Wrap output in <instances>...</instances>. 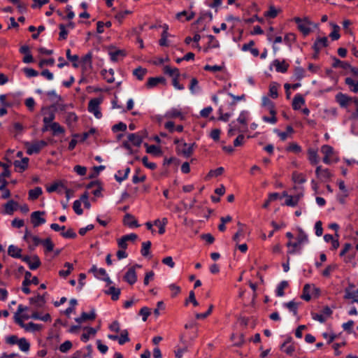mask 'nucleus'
I'll list each match as a JSON object with an SVG mask.
<instances>
[{
    "instance_id": "1",
    "label": "nucleus",
    "mask_w": 358,
    "mask_h": 358,
    "mask_svg": "<svg viewBox=\"0 0 358 358\" xmlns=\"http://www.w3.org/2000/svg\"><path fill=\"white\" fill-rule=\"evenodd\" d=\"M308 241V238L307 234L305 233V231L302 229L299 228L296 241L292 242L291 241H289L287 243V247L291 248L288 252L291 253V254L295 253L297 250H300L301 246L303 244L306 243Z\"/></svg>"
},
{
    "instance_id": "2",
    "label": "nucleus",
    "mask_w": 358,
    "mask_h": 358,
    "mask_svg": "<svg viewBox=\"0 0 358 358\" xmlns=\"http://www.w3.org/2000/svg\"><path fill=\"white\" fill-rule=\"evenodd\" d=\"M321 152L323 154V162L330 164L332 162H337L338 158L336 156L334 148L329 145H324L321 147Z\"/></svg>"
},
{
    "instance_id": "3",
    "label": "nucleus",
    "mask_w": 358,
    "mask_h": 358,
    "mask_svg": "<svg viewBox=\"0 0 358 358\" xmlns=\"http://www.w3.org/2000/svg\"><path fill=\"white\" fill-rule=\"evenodd\" d=\"M294 20L297 24L299 31H301L304 35H308L310 32V26L312 25V22L308 20V17L301 19L296 17H294Z\"/></svg>"
},
{
    "instance_id": "4",
    "label": "nucleus",
    "mask_w": 358,
    "mask_h": 358,
    "mask_svg": "<svg viewBox=\"0 0 358 358\" xmlns=\"http://www.w3.org/2000/svg\"><path fill=\"white\" fill-rule=\"evenodd\" d=\"M47 143L45 141H38L33 143H27V153L28 155H33L38 153L41 149L47 145Z\"/></svg>"
},
{
    "instance_id": "5",
    "label": "nucleus",
    "mask_w": 358,
    "mask_h": 358,
    "mask_svg": "<svg viewBox=\"0 0 358 358\" xmlns=\"http://www.w3.org/2000/svg\"><path fill=\"white\" fill-rule=\"evenodd\" d=\"M194 146V143L189 144L185 142H181L177 147L178 154L187 158L189 157L193 153Z\"/></svg>"
},
{
    "instance_id": "6",
    "label": "nucleus",
    "mask_w": 358,
    "mask_h": 358,
    "mask_svg": "<svg viewBox=\"0 0 358 358\" xmlns=\"http://www.w3.org/2000/svg\"><path fill=\"white\" fill-rule=\"evenodd\" d=\"M101 103V99L99 98H95L91 99L88 104V110L90 113H92L94 115V116L99 119L101 117L102 115L100 111L99 105Z\"/></svg>"
},
{
    "instance_id": "7",
    "label": "nucleus",
    "mask_w": 358,
    "mask_h": 358,
    "mask_svg": "<svg viewBox=\"0 0 358 358\" xmlns=\"http://www.w3.org/2000/svg\"><path fill=\"white\" fill-rule=\"evenodd\" d=\"M315 175L322 182H327L332 176L328 169H323L321 166H317L315 169Z\"/></svg>"
},
{
    "instance_id": "8",
    "label": "nucleus",
    "mask_w": 358,
    "mask_h": 358,
    "mask_svg": "<svg viewBox=\"0 0 358 358\" xmlns=\"http://www.w3.org/2000/svg\"><path fill=\"white\" fill-rule=\"evenodd\" d=\"M45 214L44 211H34L31 214V221L34 227L45 222V219L43 217Z\"/></svg>"
},
{
    "instance_id": "9",
    "label": "nucleus",
    "mask_w": 358,
    "mask_h": 358,
    "mask_svg": "<svg viewBox=\"0 0 358 358\" xmlns=\"http://www.w3.org/2000/svg\"><path fill=\"white\" fill-rule=\"evenodd\" d=\"M21 259L23 262H26L29 265V267L31 270L37 269L41 264L38 257L36 255L32 257H30L27 255L22 256Z\"/></svg>"
},
{
    "instance_id": "10",
    "label": "nucleus",
    "mask_w": 358,
    "mask_h": 358,
    "mask_svg": "<svg viewBox=\"0 0 358 358\" xmlns=\"http://www.w3.org/2000/svg\"><path fill=\"white\" fill-rule=\"evenodd\" d=\"M315 292L317 294H319L320 289L315 287L314 285H311L310 284H306L303 289V294L301 295V299L303 300L308 301L311 299V294Z\"/></svg>"
},
{
    "instance_id": "11",
    "label": "nucleus",
    "mask_w": 358,
    "mask_h": 358,
    "mask_svg": "<svg viewBox=\"0 0 358 358\" xmlns=\"http://www.w3.org/2000/svg\"><path fill=\"white\" fill-rule=\"evenodd\" d=\"M335 99L342 108H346L352 101V97L341 92L338 93Z\"/></svg>"
},
{
    "instance_id": "12",
    "label": "nucleus",
    "mask_w": 358,
    "mask_h": 358,
    "mask_svg": "<svg viewBox=\"0 0 358 358\" xmlns=\"http://www.w3.org/2000/svg\"><path fill=\"white\" fill-rule=\"evenodd\" d=\"M272 66L275 67L277 72L282 73H286L289 66V64L287 63L285 59H282V61L279 59H275L272 62Z\"/></svg>"
},
{
    "instance_id": "13",
    "label": "nucleus",
    "mask_w": 358,
    "mask_h": 358,
    "mask_svg": "<svg viewBox=\"0 0 358 358\" xmlns=\"http://www.w3.org/2000/svg\"><path fill=\"white\" fill-rule=\"evenodd\" d=\"M124 280L129 285H134L137 281L135 266H132L128 269L124 276Z\"/></svg>"
},
{
    "instance_id": "14",
    "label": "nucleus",
    "mask_w": 358,
    "mask_h": 358,
    "mask_svg": "<svg viewBox=\"0 0 358 358\" xmlns=\"http://www.w3.org/2000/svg\"><path fill=\"white\" fill-rule=\"evenodd\" d=\"M328 45V39L327 37H320L315 41L313 48L315 52L318 53L323 48Z\"/></svg>"
},
{
    "instance_id": "15",
    "label": "nucleus",
    "mask_w": 358,
    "mask_h": 358,
    "mask_svg": "<svg viewBox=\"0 0 358 358\" xmlns=\"http://www.w3.org/2000/svg\"><path fill=\"white\" fill-rule=\"evenodd\" d=\"M262 107L266 109L271 115L276 114L275 105L267 96L262 97Z\"/></svg>"
},
{
    "instance_id": "16",
    "label": "nucleus",
    "mask_w": 358,
    "mask_h": 358,
    "mask_svg": "<svg viewBox=\"0 0 358 358\" xmlns=\"http://www.w3.org/2000/svg\"><path fill=\"white\" fill-rule=\"evenodd\" d=\"M165 82L166 80L164 77H151L148 78L146 87L148 89H151L156 87L159 83L165 84Z\"/></svg>"
},
{
    "instance_id": "17",
    "label": "nucleus",
    "mask_w": 358,
    "mask_h": 358,
    "mask_svg": "<svg viewBox=\"0 0 358 358\" xmlns=\"http://www.w3.org/2000/svg\"><path fill=\"white\" fill-rule=\"evenodd\" d=\"M43 115H44V117L43 119L44 124H51L52 122H54L53 120L55 118V114L54 111H52L50 108H43Z\"/></svg>"
},
{
    "instance_id": "18",
    "label": "nucleus",
    "mask_w": 358,
    "mask_h": 358,
    "mask_svg": "<svg viewBox=\"0 0 358 358\" xmlns=\"http://www.w3.org/2000/svg\"><path fill=\"white\" fill-rule=\"evenodd\" d=\"M124 224L131 228L138 227L139 224L137 220L132 215L127 213L124 215L123 220Z\"/></svg>"
},
{
    "instance_id": "19",
    "label": "nucleus",
    "mask_w": 358,
    "mask_h": 358,
    "mask_svg": "<svg viewBox=\"0 0 358 358\" xmlns=\"http://www.w3.org/2000/svg\"><path fill=\"white\" fill-rule=\"evenodd\" d=\"M308 159L311 164H317L320 162L317 150L314 148H309L308 150Z\"/></svg>"
},
{
    "instance_id": "20",
    "label": "nucleus",
    "mask_w": 358,
    "mask_h": 358,
    "mask_svg": "<svg viewBox=\"0 0 358 358\" xmlns=\"http://www.w3.org/2000/svg\"><path fill=\"white\" fill-rule=\"evenodd\" d=\"M27 310V307H24V306H23L22 305L20 304V305L18 306L17 310L15 313V316H14L15 322L17 324H18L23 329L24 328L26 324H24L23 322L22 319L20 316V314L22 313V312Z\"/></svg>"
},
{
    "instance_id": "21",
    "label": "nucleus",
    "mask_w": 358,
    "mask_h": 358,
    "mask_svg": "<svg viewBox=\"0 0 358 358\" xmlns=\"http://www.w3.org/2000/svg\"><path fill=\"white\" fill-rule=\"evenodd\" d=\"M305 104V99L303 96L300 94H297L294 96L292 101V108L294 110L300 109L302 106Z\"/></svg>"
},
{
    "instance_id": "22",
    "label": "nucleus",
    "mask_w": 358,
    "mask_h": 358,
    "mask_svg": "<svg viewBox=\"0 0 358 358\" xmlns=\"http://www.w3.org/2000/svg\"><path fill=\"white\" fill-rule=\"evenodd\" d=\"M128 141L134 146L139 147L143 142V137L138 134H129Z\"/></svg>"
},
{
    "instance_id": "23",
    "label": "nucleus",
    "mask_w": 358,
    "mask_h": 358,
    "mask_svg": "<svg viewBox=\"0 0 358 358\" xmlns=\"http://www.w3.org/2000/svg\"><path fill=\"white\" fill-rule=\"evenodd\" d=\"M338 187L341 191V193L338 195V199L339 201L343 203L344 202L345 198L348 196V191L343 180H340L338 182Z\"/></svg>"
},
{
    "instance_id": "24",
    "label": "nucleus",
    "mask_w": 358,
    "mask_h": 358,
    "mask_svg": "<svg viewBox=\"0 0 358 358\" xmlns=\"http://www.w3.org/2000/svg\"><path fill=\"white\" fill-rule=\"evenodd\" d=\"M31 273L29 271H26L24 273V280L22 282V289L24 293L29 294L30 293V289L28 286L31 284Z\"/></svg>"
},
{
    "instance_id": "25",
    "label": "nucleus",
    "mask_w": 358,
    "mask_h": 358,
    "mask_svg": "<svg viewBox=\"0 0 358 358\" xmlns=\"http://www.w3.org/2000/svg\"><path fill=\"white\" fill-rule=\"evenodd\" d=\"M17 203L13 200L8 201L4 205V213L8 215H12L14 210H16Z\"/></svg>"
},
{
    "instance_id": "26",
    "label": "nucleus",
    "mask_w": 358,
    "mask_h": 358,
    "mask_svg": "<svg viewBox=\"0 0 358 358\" xmlns=\"http://www.w3.org/2000/svg\"><path fill=\"white\" fill-rule=\"evenodd\" d=\"M283 196H286L285 205L288 206H296L299 201V196H289L286 192H283Z\"/></svg>"
},
{
    "instance_id": "27",
    "label": "nucleus",
    "mask_w": 358,
    "mask_h": 358,
    "mask_svg": "<svg viewBox=\"0 0 358 358\" xmlns=\"http://www.w3.org/2000/svg\"><path fill=\"white\" fill-rule=\"evenodd\" d=\"M101 73L107 83H113L115 81L114 71L112 69L109 70L103 69Z\"/></svg>"
},
{
    "instance_id": "28",
    "label": "nucleus",
    "mask_w": 358,
    "mask_h": 358,
    "mask_svg": "<svg viewBox=\"0 0 358 358\" xmlns=\"http://www.w3.org/2000/svg\"><path fill=\"white\" fill-rule=\"evenodd\" d=\"M8 253L10 256L15 258H21L22 250L17 246L11 245L8 248Z\"/></svg>"
},
{
    "instance_id": "29",
    "label": "nucleus",
    "mask_w": 358,
    "mask_h": 358,
    "mask_svg": "<svg viewBox=\"0 0 358 358\" xmlns=\"http://www.w3.org/2000/svg\"><path fill=\"white\" fill-rule=\"evenodd\" d=\"M130 169L129 167L126 168L124 171L120 170L115 175V178L117 182H121L127 178Z\"/></svg>"
},
{
    "instance_id": "30",
    "label": "nucleus",
    "mask_w": 358,
    "mask_h": 358,
    "mask_svg": "<svg viewBox=\"0 0 358 358\" xmlns=\"http://www.w3.org/2000/svg\"><path fill=\"white\" fill-rule=\"evenodd\" d=\"M105 294L111 296V299L113 301H116L119 299L120 294V289L116 288L113 286L109 287L108 290L105 291Z\"/></svg>"
},
{
    "instance_id": "31",
    "label": "nucleus",
    "mask_w": 358,
    "mask_h": 358,
    "mask_svg": "<svg viewBox=\"0 0 358 358\" xmlns=\"http://www.w3.org/2000/svg\"><path fill=\"white\" fill-rule=\"evenodd\" d=\"M163 71L164 73L173 77V78L180 76V71L178 68H172L169 66H164Z\"/></svg>"
},
{
    "instance_id": "32",
    "label": "nucleus",
    "mask_w": 358,
    "mask_h": 358,
    "mask_svg": "<svg viewBox=\"0 0 358 358\" xmlns=\"http://www.w3.org/2000/svg\"><path fill=\"white\" fill-rule=\"evenodd\" d=\"M332 66L334 68H341V69H350L351 65L346 62H343V61H341L340 59H337L336 57H333V64H332Z\"/></svg>"
},
{
    "instance_id": "33",
    "label": "nucleus",
    "mask_w": 358,
    "mask_h": 358,
    "mask_svg": "<svg viewBox=\"0 0 358 358\" xmlns=\"http://www.w3.org/2000/svg\"><path fill=\"white\" fill-rule=\"evenodd\" d=\"M168 223V220L166 217L162 218V220L159 219H157L154 222V224L159 227V234H163L165 233V226Z\"/></svg>"
},
{
    "instance_id": "34",
    "label": "nucleus",
    "mask_w": 358,
    "mask_h": 358,
    "mask_svg": "<svg viewBox=\"0 0 358 358\" xmlns=\"http://www.w3.org/2000/svg\"><path fill=\"white\" fill-rule=\"evenodd\" d=\"M345 83L349 87L352 92L355 93L358 92V81L351 78H346L345 79Z\"/></svg>"
},
{
    "instance_id": "35",
    "label": "nucleus",
    "mask_w": 358,
    "mask_h": 358,
    "mask_svg": "<svg viewBox=\"0 0 358 358\" xmlns=\"http://www.w3.org/2000/svg\"><path fill=\"white\" fill-rule=\"evenodd\" d=\"M92 53L89 52L82 58L81 63L84 69L92 68Z\"/></svg>"
},
{
    "instance_id": "36",
    "label": "nucleus",
    "mask_w": 358,
    "mask_h": 358,
    "mask_svg": "<svg viewBox=\"0 0 358 358\" xmlns=\"http://www.w3.org/2000/svg\"><path fill=\"white\" fill-rule=\"evenodd\" d=\"M50 129L52 131L53 135L64 134L65 131L64 129L58 122H52L50 124Z\"/></svg>"
},
{
    "instance_id": "37",
    "label": "nucleus",
    "mask_w": 358,
    "mask_h": 358,
    "mask_svg": "<svg viewBox=\"0 0 358 358\" xmlns=\"http://www.w3.org/2000/svg\"><path fill=\"white\" fill-rule=\"evenodd\" d=\"M109 55L110 57V59L113 62H117L120 59L123 58L126 54L125 52L122 50H117L113 52H110Z\"/></svg>"
},
{
    "instance_id": "38",
    "label": "nucleus",
    "mask_w": 358,
    "mask_h": 358,
    "mask_svg": "<svg viewBox=\"0 0 358 358\" xmlns=\"http://www.w3.org/2000/svg\"><path fill=\"white\" fill-rule=\"evenodd\" d=\"M165 117L166 118H176L180 117V119H183V115L181 112L177 108H171L169 111H167L165 114Z\"/></svg>"
},
{
    "instance_id": "39",
    "label": "nucleus",
    "mask_w": 358,
    "mask_h": 358,
    "mask_svg": "<svg viewBox=\"0 0 358 358\" xmlns=\"http://www.w3.org/2000/svg\"><path fill=\"white\" fill-rule=\"evenodd\" d=\"M85 329L87 332L82 334L81 341L86 343L89 341L91 336H94L96 334V330L92 327H86Z\"/></svg>"
},
{
    "instance_id": "40",
    "label": "nucleus",
    "mask_w": 358,
    "mask_h": 358,
    "mask_svg": "<svg viewBox=\"0 0 358 358\" xmlns=\"http://www.w3.org/2000/svg\"><path fill=\"white\" fill-rule=\"evenodd\" d=\"M29 163V158L24 157L21 160H16L14 162V166L16 168H19L21 171H24L27 166Z\"/></svg>"
},
{
    "instance_id": "41",
    "label": "nucleus",
    "mask_w": 358,
    "mask_h": 358,
    "mask_svg": "<svg viewBox=\"0 0 358 358\" xmlns=\"http://www.w3.org/2000/svg\"><path fill=\"white\" fill-rule=\"evenodd\" d=\"M42 193L43 191L41 187H36L34 189L29 190V199L30 200H36L42 194Z\"/></svg>"
},
{
    "instance_id": "42",
    "label": "nucleus",
    "mask_w": 358,
    "mask_h": 358,
    "mask_svg": "<svg viewBox=\"0 0 358 358\" xmlns=\"http://www.w3.org/2000/svg\"><path fill=\"white\" fill-rule=\"evenodd\" d=\"M30 317L34 320H39L43 322H48L51 320V317L49 313H45V315L41 316L39 313L34 312L32 313Z\"/></svg>"
},
{
    "instance_id": "43",
    "label": "nucleus",
    "mask_w": 358,
    "mask_h": 358,
    "mask_svg": "<svg viewBox=\"0 0 358 358\" xmlns=\"http://www.w3.org/2000/svg\"><path fill=\"white\" fill-rule=\"evenodd\" d=\"M41 328H42L41 324H35L34 322H29V323L26 324L24 329L26 331L34 332V331H40L41 329Z\"/></svg>"
},
{
    "instance_id": "44",
    "label": "nucleus",
    "mask_w": 358,
    "mask_h": 358,
    "mask_svg": "<svg viewBox=\"0 0 358 358\" xmlns=\"http://www.w3.org/2000/svg\"><path fill=\"white\" fill-rule=\"evenodd\" d=\"M248 119V112L243 110L240 113V115L237 119V121L240 124H241L244 126V129H247Z\"/></svg>"
},
{
    "instance_id": "45",
    "label": "nucleus",
    "mask_w": 358,
    "mask_h": 358,
    "mask_svg": "<svg viewBox=\"0 0 358 358\" xmlns=\"http://www.w3.org/2000/svg\"><path fill=\"white\" fill-rule=\"evenodd\" d=\"M66 55L67 59L69 61L73 62V67L78 68V59H79L78 55H71L70 49L66 50Z\"/></svg>"
},
{
    "instance_id": "46",
    "label": "nucleus",
    "mask_w": 358,
    "mask_h": 358,
    "mask_svg": "<svg viewBox=\"0 0 358 358\" xmlns=\"http://www.w3.org/2000/svg\"><path fill=\"white\" fill-rule=\"evenodd\" d=\"M147 73V69L142 68L141 66L135 69L133 71V74L139 80H142Z\"/></svg>"
},
{
    "instance_id": "47",
    "label": "nucleus",
    "mask_w": 358,
    "mask_h": 358,
    "mask_svg": "<svg viewBox=\"0 0 358 358\" xmlns=\"http://www.w3.org/2000/svg\"><path fill=\"white\" fill-rule=\"evenodd\" d=\"M269 96L273 99H276L278 96V85L273 83L269 85Z\"/></svg>"
},
{
    "instance_id": "48",
    "label": "nucleus",
    "mask_w": 358,
    "mask_h": 358,
    "mask_svg": "<svg viewBox=\"0 0 358 358\" xmlns=\"http://www.w3.org/2000/svg\"><path fill=\"white\" fill-rule=\"evenodd\" d=\"M41 244L45 248V252H52L54 249V243L50 238L41 241Z\"/></svg>"
},
{
    "instance_id": "49",
    "label": "nucleus",
    "mask_w": 358,
    "mask_h": 358,
    "mask_svg": "<svg viewBox=\"0 0 358 358\" xmlns=\"http://www.w3.org/2000/svg\"><path fill=\"white\" fill-rule=\"evenodd\" d=\"M120 345H123L130 341L129 338V333L127 329H124L121 331L120 336L117 338Z\"/></svg>"
},
{
    "instance_id": "50",
    "label": "nucleus",
    "mask_w": 358,
    "mask_h": 358,
    "mask_svg": "<svg viewBox=\"0 0 358 358\" xmlns=\"http://www.w3.org/2000/svg\"><path fill=\"white\" fill-rule=\"evenodd\" d=\"M17 345H18L20 349L23 352H28L29 350V348H30L29 343L24 338H22L19 339V341L17 342Z\"/></svg>"
},
{
    "instance_id": "51",
    "label": "nucleus",
    "mask_w": 358,
    "mask_h": 358,
    "mask_svg": "<svg viewBox=\"0 0 358 358\" xmlns=\"http://www.w3.org/2000/svg\"><path fill=\"white\" fill-rule=\"evenodd\" d=\"M64 267L67 268V269L66 271L61 270L59 271V275L63 278L67 277L71 273L72 270L73 269V264H71L69 262H66L64 264Z\"/></svg>"
},
{
    "instance_id": "52",
    "label": "nucleus",
    "mask_w": 358,
    "mask_h": 358,
    "mask_svg": "<svg viewBox=\"0 0 358 358\" xmlns=\"http://www.w3.org/2000/svg\"><path fill=\"white\" fill-rule=\"evenodd\" d=\"M288 282L285 280L282 281L277 287L276 294L278 296H283L285 294L284 289L287 287Z\"/></svg>"
},
{
    "instance_id": "53",
    "label": "nucleus",
    "mask_w": 358,
    "mask_h": 358,
    "mask_svg": "<svg viewBox=\"0 0 358 358\" xmlns=\"http://www.w3.org/2000/svg\"><path fill=\"white\" fill-rule=\"evenodd\" d=\"M151 247V242L148 241L142 243V248L141 253L142 256L147 257L150 253V249Z\"/></svg>"
},
{
    "instance_id": "54",
    "label": "nucleus",
    "mask_w": 358,
    "mask_h": 358,
    "mask_svg": "<svg viewBox=\"0 0 358 358\" xmlns=\"http://www.w3.org/2000/svg\"><path fill=\"white\" fill-rule=\"evenodd\" d=\"M284 42L289 46L291 47L292 43L296 41V35L293 33H287L284 37Z\"/></svg>"
},
{
    "instance_id": "55",
    "label": "nucleus",
    "mask_w": 358,
    "mask_h": 358,
    "mask_svg": "<svg viewBox=\"0 0 358 358\" xmlns=\"http://www.w3.org/2000/svg\"><path fill=\"white\" fill-rule=\"evenodd\" d=\"M280 9H276L274 6H271L268 10L265 13L264 15L269 18H274L277 16Z\"/></svg>"
},
{
    "instance_id": "56",
    "label": "nucleus",
    "mask_w": 358,
    "mask_h": 358,
    "mask_svg": "<svg viewBox=\"0 0 358 358\" xmlns=\"http://www.w3.org/2000/svg\"><path fill=\"white\" fill-rule=\"evenodd\" d=\"M292 180L294 182L302 184L306 182V178L301 173H299L297 172H294L292 173Z\"/></svg>"
},
{
    "instance_id": "57",
    "label": "nucleus",
    "mask_w": 358,
    "mask_h": 358,
    "mask_svg": "<svg viewBox=\"0 0 358 358\" xmlns=\"http://www.w3.org/2000/svg\"><path fill=\"white\" fill-rule=\"evenodd\" d=\"M78 120L77 115L74 113H69L66 117V122L68 125L71 126L76 122Z\"/></svg>"
},
{
    "instance_id": "58",
    "label": "nucleus",
    "mask_w": 358,
    "mask_h": 358,
    "mask_svg": "<svg viewBox=\"0 0 358 358\" xmlns=\"http://www.w3.org/2000/svg\"><path fill=\"white\" fill-rule=\"evenodd\" d=\"M286 150L288 152H293L294 153H299L301 151V148L296 143H291L287 147Z\"/></svg>"
},
{
    "instance_id": "59",
    "label": "nucleus",
    "mask_w": 358,
    "mask_h": 358,
    "mask_svg": "<svg viewBox=\"0 0 358 358\" xmlns=\"http://www.w3.org/2000/svg\"><path fill=\"white\" fill-rule=\"evenodd\" d=\"M229 127V129L227 132L229 136H234L235 134V133L237 131L238 132L242 131V130L240 128L236 127V125L235 124V122H232L231 123H230Z\"/></svg>"
},
{
    "instance_id": "60",
    "label": "nucleus",
    "mask_w": 358,
    "mask_h": 358,
    "mask_svg": "<svg viewBox=\"0 0 358 358\" xmlns=\"http://www.w3.org/2000/svg\"><path fill=\"white\" fill-rule=\"evenodd\" d=\"M209 41L208 47L209 48H217L220 47L219 41L213 35L208 36Z\"/></svg>"
},
{
    "instance_id": "61",
    "label": "nucleus",
    "mask_w": 358,
    "mask_h": 358,
    "mask_svg": "<svg viewBox=\"0 0 358 358\" xmlns=\"http://www.w3.org/2000/svg\"><path fill=\"white\" fill-rule=\"evenodd\" d=\"M145 145L147 148L146 152L148 153L153 154V155H158L161 152L159 148L155 145H148L147 143H145Z\"/></svg>"
},
{
    "instance_id": "62",
    "label": "nucleus",
    "mask_w": 358,
    "mask_h": 358,
    "mask_svg": "<svg viewBox=\"0 0 358 358\" xmlns=\"http://www.w3.org/2000/svg\"><path fill=\"white\" fill-rule=\"evenodd\" d=\"M224 168L223 167H219L215 170H210L209 173H208L207 177L212 178V177H217L220 175H222L224 173Z\"/></svg>"
},
{
    "instance_id": "63",
    "label": "nucleus",
    "mask_w": 358,
    "mask_h": 358,
    "mask_svg": "<svg viewBox=\"0 0 358 358\" xmlns=\"http://www.w3.org/2000/svg\"><path fill=\"white\" fill-rule=\"evenodd\" d=\"M30 301L31 303H36L38 306L41 307L45 303V299L43 296L38 295L36 297L31 298Z\"/></svg>"
},
{
    "instance_id": "64",
    "label": "nucleus",
    "mask_w": 358,
    "mask_h": 358,
    "mask_svg": "<svg viewBox=\"0 0 358 358\" xmlns=\"http://www.w3.org/2000/svg\"><path fill=\"white\" fill-rule=\"evenodd\" d=\"M72 348V343L70 341H66L59 348L60 352L65 353Z\"/></svg>"
}]
</instances>
